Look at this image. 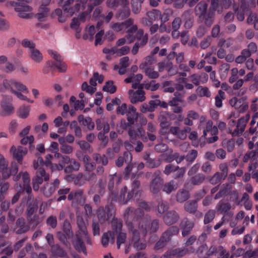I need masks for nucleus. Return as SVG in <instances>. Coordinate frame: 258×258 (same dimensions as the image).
<instances>
[{
    "label": "nucleus",
    "mask_w": 258,
    "mask_h": 258,
    "mask_svg": "<svg viewBox=\"0 0 258 258\" xmlns=\"http://www.w3.org/2000/svg\"><path fill=\"white\" fill-rule=\"evenodd\" d=\"M205 175L203 173H200L190 178V182L192 185H200L205 181Z\"/></svg>",
    "instance_id": "nucleus-35"
},
{
    "label": "nucleus",
    "mask_w": 258,
    "mask_h": 258,
    "mask_svg": "<svg viewBox=\"0 0 258 258\" xmlns=\"http://www.w3.org/2000/svg\"><path fill=\"white\" fill-rule=\"evenodd\" d=\"M181 22V18L180 17H176L173 21L172 23V28L173 30V31L172 32L173 36L174 35V34L179 29Z\"/></svg>",
    "instance_id": "nucleus-59"
},
{
    "label": "nucleus",
    "mask_w": 258,
    "mask_h": 258,
    "mask_svg": "<svg viewBox=\"0 0 258 258\" xmlns=\"http://www.w3.org/2000/svg\"><path fill=\"white\" fill-rule=\"evenodd\" d=\"M164 182L162 173L159 170H156L153 174V178L150 182V191L153 194H158Z\"/></svg>",
    "instance_id": "nucleus-4"
},
{
    "label": "nucleus",
    "mask_w": 258,
    "mask_h": 258,
    "mask_svg": "<svg viewBox=\"0 0 258 258\" xmlns=\"http://www.w3.org/2000/svg\"><path fill=\"white\" fill-rule=\"evenodd\" d=\"M198 153L196 150H190L186 156L185 160L188 162V165H190L198 157Z\"/></svg>",
    "instance_id": "nucleus-43"
},
{
    "label": "nucleus",
    "mask_w": 258,
    "mask_h": 258,
    "mask_svg": "<svg viewBox=\"0 0 258 258\" xmlns=\"http://www.w3.org/2000/svg\"><path fill=\"white\" fill-rule=\"evenodd\" d=\"M127 187L125 186L122 188L120 191V195L118 198V203L121 205H125L127 204L126 198H125V194L127 192Z\"/></svg>",
    "instance_id": "nucleus-53"
},
{
    "label": "nucleus",
    "mask_w": 258,
    "mask_h": 258,
    "mask_svg": "<svg viewBox=\"0 0 258 258\" xmlns=\"http://www.w3.org/2000/svg\"><path fill=\"white\" fill-rule=\"evenodd\" d=\"M51 251L55 255L63 257L67 256V252L58 244H56L52 246Z\"/></svg>",
    "instance_id": "nucleus-31"
},
{
    "label": "nucleus",
    "mask_w": 258,
    "mask_h": 258,
    "mask_svg": "<svg viewBox=\"0 0 258 258\" xmlns=\"http://www.w3.org/2000/svg\"><path fill=\"white\" fill-rule=\"evenodd\" d=\"M1 189H0V202H2L5 198L4 194L7 192L8 190L10 184L9 182H4L0 183Z\"/></svg>",
    "instance_id": "nucleus-58"
},
{
    "label": "nucleus",
    "mask_w": 258,
    "mask_h": 258,
    "mask_svg": "<svg viewBox=\"0 0 258 258\" xmlns=\"http://www.w3.org/2000/svg\"><path fill=\"white\" fill-rule=\"evenodd\" d=\"M110 237H112V242L113 243L114 241V237L112 235V232L110 231H109L108 232L105 233L103 234L102 239H101V242L104 247H106L108 245V242H109V239Z\"/></svg>",
    "instance_id": "nucleus-60"
},
{
    "label": "nucleus",
    "mask_w": 258,
    "mask_h": 258,
    "mask_svg": "<svg viewBox=\"0 0 258 258\" xmlns=\"http://www.w3.org/2000/svg\"><path fill=\"white\" fill-rule=\"evenodd\" d=\"M70 165H68L64 168V172L67 174L71 173L74 171H77L79 170L81 165L79 162L75 159L70 162Z\"/></svg>",
    "instance_id": "nucleus-27"
},
{
    "label": "nucleus",
    "mask_w": 258,
    "mask_h": 258,
    "mask_svg": "<svg viewBox=\"0 0 258 258\" xmlns=\"http://www.w3.org/2000/svg\"><path fill=\"white\" fill-rule=\"evenodd\" d=\"M190 197L189 191L186 189H182L179 190L176 196V201L182 203L187 200Z\"/></svg>",
    "instance_id": "nucleus-30"
},
{
    "label": "nucleus",
    "mask_w": 258,
    "mask_h": 258,
    "mask_svg": "<svg viewBox=\"0 0 258 258\" xmlns=\"http://www.w3.org/2000/svg\"><path fill=\"white\" fill-rule=\"evenodd\" d=\"M111 224L112 232L116 233L122 232L121 231L122 227V222L121 220L114 217L111 220Z\"/></svg>",
    "instance_id": "nucleus-32"
},
{
    "label": "nucleus",
    "mask_w": 258,
    "mask_h": 258,
    "mask_svg": "<svg viewBox=\"0 0 258 258\" xmlns=\"http://www.w3.org/2000/svg\"><path fill=\"white\" fill-rule=\"evenodd\" d=\"M49 9L46 7L40 6L39 13L35 15V17L40 22L44 21V19L48 16Z\"/></svg>",
    "instance_id": "nucleus-37"
},
{
    "label": "nucleus",
    "mask_w": 258,
    "mask_h": 258,
    "mask_svg": "<svg viewBox=\"0 0 258 258\" xmlns=\"http://www.w3.org/2000/svg\"><path fill=\"white\" fill-rule=\"evenodd\" d=\"M169 208V204L168 202L161 200L158 202L157 206V210L158 212L162 215L164 214Z\"/></svg>",
    "instance_id": "nucleus-38"
},
{
    "label": "nucleus",
    "mask_w": 258,
    "mask_h": 258,
    "mask_svg": "<svg viewBox=\"0 0 258 258\" xmlns=\"http://www.w3.org/2000/svg\"><path fill=\"white\" fill-rule=\"evenodd\" d=\"M49 179L48 174L45 172V170L40 167L36 172L35 176L32 178V183L33 188L35 191H38L39 189V185L43 183V180L47 181Z\"/></svg>",
    "instance_id": "nucleus-6"
},
{
    "label": "nucleus",
    "mask_w": 258,
    "mask_h": 258,
    "mask_svg": "<svg viewBox=\"0 0 258 258\" xmlns=\"http://www.w3.org/2000/svg\"><path fill=\"white\" fill-rule=\"evenodd\" d=\"M177 189V187L175 184L174 180H170L169 182H166L162 185V190L167 194H170L172 191H175Z\"/></svg>",
    "instance_id": "nucleus-33"
},
{
    "label": "nucleus",
    "mask_w": 258,
    "mask_h": 258,
    "mask_svg": "<svg viewBox=\"0 0 258 258\" xmlns=\"http://www.w3.org/2000/svg\"><path fill=\"white\" fill-rule=\"evenodd\" d=\"M115 207L114 204H107L105 208L100 207L97 211V217L101 224H104L114 218Z\"/></svg>",
    "instance_id": "nucleus-3"
},
{
    "label": "nucleus",
    "mask_w": 258,
    "mask_h": 258,
    "mask_svg": "<svg viewBox=\"0 0 258 258\" xmlns=\"http://www.w3.org/2000/svg\"><path fill=\"white\" fill-rule=\"evenodd\" d=\"M62 230L63 233H66L69 239L74 236V232L72 230L71 224L68 219H66L62 226Z\"/></svg>",
    "instance_id": "nucleus-29"
},
{
    "label": "nucleus",
    "mask_w": 258,
    "mask_h": 258,
    "mask_svg": "<svg viewBox=\"0 0 258 258\" xmlns=\"http://www.w3.org/2000/svg\"><path fill=\"white\" fill-rule=\"evenodd\" d=\"M92 158L95 163L101 165L106 166L108 164V158L105 154H100L98 153H94L92 154Z\"/></svg>",
    "instance_id": "nucleus-25"
},
{
    "label": "nucleus",
    "mask_w": 258,
    "mask_h": 258,
    "mask_svg": "<svg viewBox=\"0 0 258 258\" xmlns=\"http://www.w3.org/2000/svg\"><path fill=\"white\" fill-rule=\"evenodd\" d=\"M12 6L15 7L16 11L19 12V16L24 19H29L32 17L31 14L26 13L25 12L31 11V8L25 4H22L20 3L12 2L11 3Z\"/></svg>",
    "instance_id": "nucleus-9"
},
{
    "label": "nucleus",
    "mask_w": 258,
    "mask_h": 258,
    "mask_svg": "<svg viewBox=\"0 0 258 258\" xmlns=\"http://www.w3.org/2000/svg\"><path fill=\"white\" fill-rule=\"evenodd\" d=\"M29 111V106H22L18 110V115L22 118H26L28 116Z\"/></svg>",
    "instance_id": "nucleus-47"
},
{
    "label": "nucleus",
    "mask_w": 258,
    "mask_h": 258,
    "mask_svg": "<svg viewBox=\"0 0 258 258\" xmlns=\"http://www.w3.org/2000/svg\"><path fill=\"white\" fill-rule=\"evenodd\" d=\"M215 215L216 211L214 210H209L205 215L204 224H207L211 222L215 218Z\"/></svg>",
    "instance_id": "nucleus-48"
},
{
    "label": "nucleus",
    "mask_w": 258,
    "mask_h": 258,
    "mask_svg": "<svg viewBox=\"0 0 258 258\" xmlns=\"http://www.w3.org/2000/svg\"><path fill=\"white\" fill-rule=\"evenodd\" d=\"M77 225L79 230L76 234L87 236L88 235L87 226L82 216L78 215L77 216Z\"/></svg>",
    "instance_id": "nucleus-21"
},
{
    "label": "nucleus",
    "mask_w": 258,
    "mask_h": 258,
    "mask_svg": "<svg viewBox=\"0 0 258 258\" xmlns=\"http://www.w3.org/2000/svg\"><path fill=\"white\" fill-rule=\"evenodd\" d=\"M155 62V60L152 56H148L145 58L144 62L141 63L139 66L140 69H146L148 66H151Z\"/></svg>",
    "instance_id": "nucleus-50"
},
{
    "label": "nucleus",
    "mask_w": 258,
    "mask_h": 258,
    "mask_svg": "<svg viewBox=\"0 0 258 258\" xmlns=\"http://www.w3.org/2000/svg\"><path fill=\"white\" fill-rule=\"evenodd\" d=\"M232 206L229 202L224 200L219 202L216 207V209L221 214H228V212L231 209Z\"/></svg>",
    "instance_id": "nucleus-20"
},
{
    "label": "nucleus",
    "mask_w": 258,
    "mask_h": 258,
    "mask_svg": "<svg viewBox=\"0 0 258 258\" xmlns=\"http://www.w3.org/2000/svg\"><path fill=\"white\" fill-rule=\"evenodd\" d=\"M168 241H169L167 240L165 237L162 235L159 240L155 244L154 249L156 250H159L162 249L166 246Z\"/></svg>",
    "instance_id": "nucleus-52"
},
{
    "label": "nucleus",
    "mask_w": 258,
    "mask_h": 258,
    "mask_svg": "<svg viewBox=\"0 0 258 258\" xmlns=\"http://www.w3.org/2000/svg\"><path fill=\"white\" fill-rule=\"evenodd\" d=\"M132 10L134 14H139L142 10V4L134 0L131 1Z\"/></svg>",
    "instance_id": "nucleus-63"
},
{
    "label": "nucleus",
    "mask_w": 258,
    "mask_h": 258,
    "mask_svg": "<svg viewBox=\"0 0 258 258\" xmlns=\"http://www.w3.org/2000/svg\"><path fill=\"white\" fill-rule=\"evenodd\" d=\"M69 200H76L81 206H83L86 200V197L84 195V190L81 189H76L71 191L68 196Z\"/></svg>",
    "instance_id": "nucleus-11"
},
{
    "label": "nucleus",
    "mask_w": 258,
    "mask_h": 258,
    "mask_svg": "<svg viewBox=\"0 0 258 258\" xmlns=\"http://www.w3.org/2000/svg\"><path fill=\"white\" fill-rule=\"evenodd\" d=\"M197 94L201 97H209L211 96V92L206 87L199 86L196 90Z\"/></svg>",
    "instance_id": "nucleus-45"
},
{
    "label": "nucleus",
    "mask_w": 258,
    "mask_h": 258,
    "mask_svg": "<svg viewBox=\"0 0 258 258\" xmlns=\"http://www.w3.org/2000/svg\"><path fill=\"white\" fill-rule=\"evenodd\" d=\"M119 179L117 177L116 173L109 176V181L108 183V188L112 190L114 188L115 181L119 182Z\"/></svg>",
    "instance_id": "nucleus-61"
},
{
    "label": "nucleus",
    "mask_w": 258,
    "mask_h": 258,
    "mask_svg": "<svg viewBox=\"0 0 258 258\" xmlns=\"http://www.w3.org/2000/svg\"><path fill=\"white\" fill-rule=\"evenodd\" d=\"M30 229L28 222L21 217L16 220L14 231L17 234H22L27 233Z\"/></svg>",
    "instance_id": "nucleus-10"
},
{
    "label": "nucleus",
    "mask_w": 258,
    "mask_h": 258,
    "mask_svg": "<svg viewBox=\"0 0 258 258\" xmlns=\"http://www.w3.org/2000/svg\"><path fill=\"white\" fill-rule=\"evenodd\" d=\"M46 223L52 229L55 228L57 225L56 217L53 215L49 216L46 220Z\"/></svg>",
    "instance_id": "nucleus-57"
},
{
    "label": "nucleus",
    "mask_w": 258,
    "mask_h": 258,
    "mask_svg": "<svg viewBox=\"0 0 258 258\" xmlns=\"http://www.w3.org/2000/svg\"><path fill=\"white\" fill-rule=\"evenodd\" d=\"M179 219V214L173 210L168 211L163 217V221L167 225H171L176 223Z\"/></svg>",
    "instance_id": "nucleus-14"
},
{
    "label": "nucleus",
    "mask_w": 258,
    "mask_h": 258,
    "mask_svg": "<svg viewBox=\"0 0 258 258\" xmlns=\"http://www.w3.org/2000/svg\"><path fill=\"white\" fill-rule=\"evenodd\" d=\"M128 229L132 233V243L133 246L137 250H142L146 248V244L140 239V233L137 230L134 228L132 223H127Z\"/></svg>",
    "instance_id": "nucleus-5"
},
{
    "label": "nucleus",
    "mask_w": 258,
    "mask_h": 258,
    "mask_svg": "<svg viewBox=\"0 0 258 258\" xmlns=\"http://www.w3.org/2000/svg\"><path fill=\"white\" fill-rule=\"evenodd\" d=\"M56 237L63 245L70 247V244L67 240L68 236L66 233L62 231H58L56 232Z\"/></svg>",
    "instance_id": "nucleus-46"
},
{
    "label": "nucleus",
    "mask_w": 258,
    "mask_h": 258,
    "mask_svg": "<svg viewBox=\"0 0 258 258\" xmlns=\"http://www.w3.org/2000/svg\"><path fill=\"white\" fill-rule=\"evenodd\" d=\"M130 95V99L133 104H136L139 102H143L145 100V92L143 90H137L134 92L132 90L128 91Z\"/></svg>",
    "instance_id": "nucleus-16"
},
{
    "label": "nucleus",
    "mask_w": 258,
    "mask_h": 258,
    "mask_svg": "<svg viewBox=\"0 0 258 258\" xmlns=\"http://www.w3.org/2000/svg\"><path fill=\"white\" fill-rule=\"evenodd\" d=\"M12 101L13 98L12 96L9 95L3 96V100L1 103V106L3 110L1 113L2 116H9L14 112V107L11 103Z\"/></svg>",
    "instance_id": "nucleus-7"
},
{
    "label": "nucleus",
    "mask_w": 258,
    "mask_h": 258,
    "mask_svg": "<svg viewBox=\"0 0 258 258\" xmlns=\"http://www.w3.org/2000/svg\"><path fill=\"white\" fill-rule=\"evenodd\" d=\"M26 220L30 228L32 230H34L42 222V219L37 214L26 215Z\"/></svg>",
    "instance_id": "nucleus-19"
},
{
    "label": "nucleus",
    "mask_w": 258,
    "mask_h": 258,
    "mask_svg": "<svg viewBox=\"0 0 258 258\" xmlns=\"http://www.w3.org/2000/svg\"><path fill=\"white\" fill-rule=\"evenodd\" d=\"M8 166L9 161L0 153V172L3 180L9 178L11 175H15L18 171V165L16 162H12L10 167Z\"/></svg>",
    "instance_id": "nucleus-2"
},
{
    "label": "nucleus",
    "mask_w": 258,
    "mask_h": 258,
    "mask_svg": "<svg viewBox=\"0 0 258 258\" xmlns=\"http://www.w3.org/2000/svg\"><path fill=\"white\" fill-rule=\"evenodd\" d=\"M181 18L184 21V26L185 28L190 29L192 27L194 19L190 10L184 12L181 15Z\"/></svg>",
    "instance_id": "nucleus-22"
},
{
    "label": "nucleus",
    "mask_w": 258,
    "mask_h": 258,
    "mask_svg": "<svg viewBox=\"0 0 258 258\" xmlns=\"http://www.w3.org/2000/svg\"><path fill=\"white\" fill-rule=\"evenodd\" d=\"M178 168L179 166L169 164L165 166L163 173L166 175H169L171 173L175 172Z\"/></svg>",
    "instance_id": "nucleus-64"
},
{
    "label": "nucleus",
    "mask_w": 258,
    "mask_h": 258,
    "mask_svg": "<svg viewBox=\"0 0 258 258\" xmlns=\"http://www.w3.org/2000/svg\"><path fill=\"white\" fill-rule=\"evenodd\" d=\"M26 206V215H33L36 212L38 209L37 201L34 199V197L32 195H28Z\"/></svg>",
    "instance_id": "nucleus-15"
},
{
    "label": "nucleus",
    "mask_w": 258,
    "mask_h": 258,
    "mask_svg": "<svg viewBox=\"0 0 258 258\" xmlns=\"http://www.w3.org/2000/svg\"><path fill=\"white\" fill-rule=\"evenodd\" d=\"M179 231V228L177 226H172L163 232L162 235L169 241L171 240V237L173 235L177 234Z\"/></svg>",
    "instance_id": "nucleus-28"
},
{
    "label": "nucleus",
    "mask_w": 258,
    "mask_h": 258,
    "mask_svg": "<svg viewBox=\"0 0 258 258\" xmlns=\"http://www.w3.org/2000/svg\"><path fill=\"white\" fill-rule=\"evenodd\" d=\"M143 70H144V72L145 75L150 79H156L159 76L158 72L153 71V70L150 68H147Z\"/></svg>",
    "instance_id": "nucleus-55"
},
{
    "label": "nucleus",
    "mask_w": 258,
    "mask_h": 258,
    "mask_svg": "<svg viewBox=\"0 0 258 258\" xmlns=\"http://www.w3.org/2000/svg\"><path fill=\"white\" fill-rule=\"evenodd\" d=\"M225 93L219 90L218 92V94L215 97V105L216 107L220 108L222 106V100L224 99Z\"/></svg>",
    "instance_id": "nucleus-56"
},
{
    "label": "nucleus",
    "mask_w": 258,
    "mask_h": 258,
    "mask_svg": "<svg viewBox=\"0 0 258 258\" xmlns=\"http://www.w3.org/2000/svg\"><path fill=\"white\" fill-rule=\"evenodd\" d=\"M146 15L153 22L159 19V17L160 16V11L157 9H153L152 11L147 12Z\"/></svg>",
    "instance_id": "nucleus-49"
},
{
    "label": "nucleus",
    "mask_w": 258,
    "mask_h": 258,
    "mask_svg": "<svg viewBox=\"0 0 258 258\" xmlns=\"http://www.w3.org/2000/svg\"><path fill=\"white\" fill-rule=\"evenodd\" d=\"M136 108L133 105H129L126 114L128 125H132L138 120L139 113Z\"/></svg>",
    "instance_id": "nucleus-17"
},
{
    "label": "nucleus",
    "mask_w": 258,
    "mask_h": 258,
    "mask_svg": "<svg viewBox=\"0 0 258 258\" xmlns=\"http://www.w3.org/2000/svg\"><path fill=\"white\" fill-rule=\"evenodd\" d=\"M147 38L146 37L144 38L141 41H137L134 45L132 49V53L133 55H136L139 51V49L140 47H143L147 43Z\"/></svg>",
    "instance_id": "nucleus-41"
},
{
    "label": "nucleus",
    "mask_w": 258,
    "mask_h": 258,
    "mask_svg": "<svg viewBox=\"0 0 258 258\" xmlns=\"http://www.w3.org/2000/svg\"><path fill=\"white\" fill-rule=\"evenodd\" d=\"M11 87H12L13 89L14 88H16L17 90V91L26 93H29V91L27 87L20 82L12 81L11 82Z\"/></svg>",
    "instance_id": "nucleus-40"
},
{
    "label": "nucleus",
    "mask_w": 258,
    "mask_h": 258,
    "mask_svg": "<svg viewBox=\"0 0 258 258\" xmlns=\"http://www.w3.org/2000/svg\"><path fill=\"white\" fill-rule=\"evenodd\" d=\"M83 235L76 234V240L73 243L74 247L79 252H83L85 255L87 254V250L83 241L81 239Z\"/></svg>",
    "instance_id": "nucleus-23"
},
{
    "label": "nucleus",
    "mask_w": 258,
    "mask_h": 258,
    "mask_svg": "<svg viewBox=\"0 0 258 258\" xmlns=\"http://www.w3.org/2000/svg\"><path fill=\"white\" fill-rule=\"evenodd\" d=\"M102 90L113 94L116 91V87L113 85V82L110 80L105 83V85L103 87Z\"/></svg>",
    "instance_id": "nucleus-44"
},
{
    "label": "nucleus",
    "mask_w": 258,
    "mask_h": 258,
    "mask_svg": "<svg viewBox=\"0 0 258 258\" xmlns=\"http://www.w3.org/2000/svg\"><path fill=\"white\" fill-rule=\"evenodd\" d=\"M59 183V180L58 179H55L53 182L45 184L41 188L40 190L45 197L49 198L58 187Z\"/></svg>",
    "instance_id": "nucleus-13"
},
{
    "label": "nucleus",
    "mask_w": 258,
    "mask_h": 258,
    "mask_svg": "<svg viewBox=\"0 0 258 258\" xmlns=\"http://www.w3.org/2000/svg\"><path fill=\"white\" fill-rule=\"evenodd\" d=\"M195 13L199 24H203L208 28L213 24L215 14L208 10V4L205 1H202L196 5Z\"/></svg>",
    "instance_id": "nucleus-1"
},
{
    "label": "nucleus",
    "mask_w": 258,
    "mask_h": 258,
    "mask_svg": "<svg viewBox=\"0 0 258 258\" xmlns=\"http://www.w3.org/2000/svg\"><path fill=\"white\" fill-rule=\"evenodd\" d=\"M146 163L148 166L150 168H156L159 166L161 164V161L159 160H155V159L151 158L149 155H147L145 157Z\"/></svg>",
    "instance_id": "nucleus-42"
},
{
    "label": "nucleus",
    "mask_w": 258,
    "mask_h": 258,
    "mask_svg": "<svg viewBox=\"0 0 258 258\" xmlns=\"http://www.w3.org/2000/svg\"><path fill=\"white\" fill-rule=\"evenodd\" d=\"M134 22L132 18H129L122 22L123 29L130 28L127 31V33H134L138 30V26L136 25H134Z\"/></svg>",
    "instance_id": "nucleus-26"
},
{
    "label": "nucleus",
    "mask_w": 258,
    "mask_h": 258,
    "mask_svg": "<svg viewBox=\"0 0 258 258\" xmlns=\"http://www.w3.org/2000/svg\"><path fill=\"white\" fill-rule=\"evenodd\" d=\"M109 192L107 198V204H113V202H116L118 200L117 192L113 189L109 190Z\"/></svg>",
    "instance_id": "nucleus-54"
},
{
    "label": "nucleus",
    "mask_w": 258,
    "mask_h": 258,
    "mask_svg": "<svg viewBox=\"0 0 258 258\" xmlns=\"http://www.w3.org/2000/svg\"><path fill=\"white\" fill-rule=\"evenodd\" d=\"M198 206L196 200H191L184 205V210L189 214H195L198 211Z\"/></svg>",
    "instance_id": "nucleus-24"
},
{
    "label": "nucleus",
    "mask_w": 258,
    "mask_h": 258,
    "mask_svg": "<svg viewBox=\"0 0 258 258\" xmlns=\"http://www.w3.org/2000/svg\"><path fill=\"white\" fill-rule=\"evenodd\" d=\"M10 153L12 154L13 158L17 160L19 163L22 164L23 156L27 154V149L26 148L20 146L17 148L13 146L10 149Z\"/></svg>",
    "instance_id": "nucleus-12"
},
{
    "label": "nucleus",
    "mask_w": 258,
    "mask_h": 258,
    "mask_svg": "<svg viewBox=\"0 0 258 258\" xmlns=\"http://www.w3.org/2000/svg\"><path fill=\"white\" fill-rule=\"evenodd\" d=\"M74 0H58L57 4L62 8L65 13L70 14L72 16L74 14L73 7L71 6L74 3Z\"/></svg>",
    "instance_id": "nucleus-18"
},
{
    "label": "nucleus",
    "mask_w": 258,
    "mask_h": 258,
    "mask_svg": "<svg viewBox=\"0 0 258 258\" xmlns=\"http://www.w3.org/2000/svg\"><path fill=\"white\" fill-rule=\"evenodd\" d=\"M175 97L168 102V105H169L171 106H176L179 104V102L184 103V101L182 99V96L181 94L178 93H175L174 94Z\"/></svg>",
    "instance_id": "nucleus-39"
},
{
    "label": "nucleus",
    "mask_w": 258,
    "mask_h": 258,
    "mask_svg": "<svg viewBox=\"0 0 258 258\" xmlns=\"http://www.w3.org/2000/svg\"><path fill=\"white\" fill-rule=\"evenodd\" d=\"M169 113L166 111H161L158 116V121L160 123V126L170 125V122L168 121L167 118Z\"/></svg>",
    "instance_id": "nucleus-36"
},
{
    "label": "nucleus",
    "mask_w": 258,
    "mask_h": 258,
    "mask_svg": "<svg viewBox=\"0 0 258 258\" xmlns=\"http://www.w3.org/2000/svg\"><path fill=\"white\" fill-rule=\"evenodd\" d=\"M30 57L36 62H40L43 59V55L40 51L35 48L30 50Z\"/></svg>",
    "instance_id": "nucleus-34"
},
{
    "label": "nucleus",
    "mask_w": 258,
    "mask_h": 258,
    "mask_svg": "<svg viewBox=\"0 0 258 258\" xmlns=\"http://www.w3.org/2000/svg\"><path fill=\"white\" fill-rule=\"evenodd\" d=\"M205 25L201 24L197 29V35L198 37L201 38L204 36L208 32V29Z\"/></svg>",
    "instance_id": "nucleus-62"
},
{
    "label": "nucleus",
    "mask_w": 258,
    "mask_h": 258,
    "mask_svg": "<svg viewBox=\"0 0 258 258\" xmlns=\"http://www.w3.org/2000/svg\"><path fill=\"white\" fill-rule=\"evenodd\" d=\"M195 222L187 217H184L180 221L179 227L183 237L190 235L195 227Z\"/></svg>",
    "instance_id": "nucleus-8"
},
{
    "label": "nucleus",
    "mask_w": 258,
    "mask_h": 258,
    "mask_svg": "<svg viewBox=\"0 0 258 258\" xmlns=\"http://www.w3.org/2000/svg\"><path fill=\"white\" fill-rule=\"evenodd\" d=\"M225 179L219 172H216L210 179V182L213 185L220 183Z\"/></svg>",
    "instance_id": "nucleus-51"
}]
</instances>
